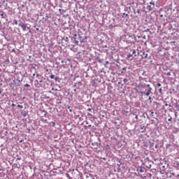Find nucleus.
Returning <instances> with one entry per match:
<instances>
[{
	"mask_svg": "<svg viewBox=\"0 0 179 179\" xmlns=\"http://www.w3.org/2000/svg\"><path fill=\"white\" fill-rule=\"evenodd\" d=\"M141 87L143 89L147 88L145 91L147 90V92L145 91H141L140 93L141 94H144L145 96H149L150 94H153V92H152V90H153L151 87L150 85L148 84H143L141 85Z\"/></svg>",
	"mask_w": 179,
	"mask_h": 179,
	"instance_id": "1",
	"label": "nucleus"
},
{
	"mask_svg": "<svg viewBox=\"0 0 179 179\" xmlns=\"http://www.w3.org/2000/svg\"><path fill=\"white\" fill-rule=\"evenodd\" d=\"M75 36L77 41V45H79V43H83V41H85V38H86V36H83L79 34H75Z\"/></svg>",
	"mask_w": 179,
	"mask_h": 179,
	"instance_id": "2",
	"label": "nucleus"
},
{
	"mask_svg": "<svg viewBox=\"0 0 179 179\" xmlns=\"http://www.w3.org/2000/svg\"><path fill=\"white\" fill-rule=\"evenodd\" d=\"M70 41L69 44L70 45H78V41L76 40V36L74 35V37L69 36Z\"/></svg>",
	"mask_w": 179,
	"mask_h": 179,
	"instance_id": "3",
	"label": "nucleus"
},
{
	"mask_svg": "<svg viewBox=\"0 0 179 179\" xmlns=\"http://www.w3.org/2000/svg\"><path fill=\"white\" fill-rule=\"evenodd\" d=\"M148 10H153L155 9V2L150 1L147 6Z\"/></svg>",
	"mask_w": 179,
	"mask_h": 179,
	"instance_id": "4",
	"label": "nucleus"
},
{
	"mask_svg": "<svg viewBox=\"0 0 179 179\" xmlns=\"http://www.w3.org/2000/svg\"><path fill=\"white\" fill-rule=\"evenodd\" d=\"M138 55H140L142 58H148V53L145 52L144 50L138 51Z\"/></svg>",
	"mask_w": 179,
	"mask_h": 179,
	"instance_id": "5",
	"label": "nucleus"
},
{
	"mask_svg": "<svg viewBox=\"0 0 179 179\" xmlns=\"http://www.w3.org/2000/svg\"><path fill=\"white\" fill-rule=\"evenodd\" d=\"M85 178L86 179H95L94 176L90 173H85Z\"/></svg>",
	"mask_w": 179,
	"mask_h": 179,
	"instance_id": "6",
	"label": "nucleus"
},
{
	"mask_svg": "<svg viewBox=\"0 0 179 179\" xmlns=\"http://www.w3.org/2000/svg\"><path fill=\"white\" fill-rule=\"evenodd\" d=\"M96 62H99V64H101V62H103V59L101 58H100V57H96Z\"/></svg>",
	"mask_w": 179,
	"mask_h": 179,
	"instance_id": "7",
	"label": "nucleus"
},
{
	"mask_svg": "<svg viewBox=\"0 0 179 179\" xmlns=\"http://www.w3.org/2000/svg\"><path fill=\"white\" fill-rule=\"evenodd\" d=\"M128 16H129V15L125 13H122V17H127L126 20H128V19H129V17Z\"/></svg>",
	"mask_w": 179,
	"mask_h": 179,
	"instance_id": "8",
	"label": "nucleus"
},
{
	"mask_svg": "<svg viewBox=\"0 0 179 179\" xmlns=\"http://www.w3.org/2000/svg\"><path fill=\"white\" fill-rule=\"evenodd\" d=\"M21 27H22L23 31H26V29H27V24H24L23 25L21 26Z\"/></svg>",
	"mask_w": 179,
	"mask_h": 179,
	"instance_id": "9",
	"label": "nucleus"
},
{
	"mask_svg": "<svg viewBox=\"0 0 179 179\" xmlns=\"http://www.w3.org/2000/svg\"><path fill=\"white\" fill-rule=\"evenodd\" d=\"M173 166L176 169H178V167H179V162H175L174 164H173Z\"/></svg>",
	"mask_w": 179,
	"mask_h": 179,
	"instance_id": "10",
	"label": "nucleus"
},
{
	"mask_svg": "<svg viewBox=\"0 0 179 179\" xmlns=\"http://www.w3.org/2000/svg\"><path fill=\"white\" fill-rule=\"evenodd\" d=\"M63 40H64V41L67 42L68 44H69V41H70L71 39L69 38H69L68 37H64L63 38Z\"/></svg>",
	"mask_w": 179,
	"mask_h": 179,
	"instance_id": "11",
	"label": "nucleus"
},
{
	"mask_svg": "<svg viewBox=\"0 0 179 179\" xmlns=\"http://www.w3.org/2000/svg\"><path fill=\"white\" fill-rule=\"evenodd\" d=\"M22 116L25 117H27L29 113L27 111H24L22 113Z\"/></svg>",
	"mask_w": 179,
	"mask_h": 179,
	"instance_id": "12",
	"label": "nucleus"
},
{
	"mask_svg": "<svg viewBox=\"0 0 179 179\" xmlns=\"http://www.w3.org/2000/svg\"><path fill=\"white\" fill-rule=\"evenodd\" d=\"M132 55L131 54L127 55V59H130V61H132Z\"/></svg>",
	"mask_w": 179,
	"mask_h": 179,
	"instance_id": "13",
	"label": "nucleus"
},
{
	"mask_svg": "<svg viewBox=\"0 0 179 179\" xmlns=\"http://www.w3.org/2000/svg\"><path fill=\"white\" fill-rule=\"evenodd\" d=\"M55 82H61V78H59V77H55Z\"/></svg>",
	"mask_w": 179,
	"mask_h": 179,
	"instance_id": "14",
	"label": "nucleus"
},
{
	"mask_svg": "<svg viewBox=\"0 0 179 179\" xmlns=\"http://www.w3.org/2000/svg\"><path fill=\"white\" fill-rule=\"evenodd\" d=\"M124 12H127V13H129V8L128 7H125Z\"/></svg>",
	"mask_w": 179,
	"mask_h": 179,
	"instance_id": "15",
	"label": "nucleus"
},
{
	"mask_svg": "<svg viewBox=\"0 0 179 179\" xmlns=\"http://www.w3.org/2000/svg\"><path fill=\"white\" fill-rule=\"evenodd\" d=\"M175 108H176L177 111H179V103H176Z\"/></svg>",
	"mask_w": 179,
	"mask_h": 179,
	"instance_id": "16",
	"label": "nucleus"
},
{
	"mask_svg": "<svg viewBox=\"0 0 179 179\" xmlns=\"http://www.w3.org/2000/svg\"><path fill=\"white\" fill-rule=\"evenodd\" d=\"M149 113H150V115L151 117H154L155 116V112L152 111V110H150Z\"/></svg>",
	"mask_w": 179,
	"mask_h": 179,
	"instance_id": "17",
	"label": "nucleus"
},
{
	"mask_svg": "<svg viewBox=\"0 0 179 179\" xmlns=\"http://www.w3.org/2000/svg\"><path fill=\"white\" fill-rule=\"evenodd\" d=\"M24 24L20 21V23L18 24V26H20V27H22V26H23Z\"/></svg>",
	"mask_w": 179,
	"mask_h": 179,
	"instance_id": "18",
	"label": "nucleus"
},
{
	"mask_svg": "<svg viewBox=\"0 0 179 179\" xmlns=\"http://www.w3.org/2000/svg\"><path fill=\"white\" fill-rule=\"evenodd\" d=\"M132 55H134V57H136V50H133Z\"/></svg>",
	"mask_w": 179,
	"mask_h": 179,
	"instance_id": "19",
	"label": "nucleus"
},
{
	"mask_svg": "<svg viewBox=\"0 0 179 179\" xmlns=\"http://www.w3.org/2000/svg\"><path fill=\"white\" fill-rule=\"evenodd\" d=\"M50 125H52V127H55V122H51Z\"/></svg>",
	"mask_w": 179,
	"mask_h": 179,
	"instance_id": "20",
	"label": "nucleus"
},
{
	"mask_svg": "<svg viewBox=\"0 0 179 179\" xmlns=\"http://www.w3.org/2000/svg\"><path fill=\"white\" fill-rule=\"evenodd\" d=\"M129 80H128V79H127V78H124V80H123V82H124V83H127V82H128Z\"/></svg>",
	"mask_w": 179,
	"mask_h": 179,
	"instance_id": "21",
	"label": "nucleus"
},
{
	"mask_svg": "<svg viewBox=\"0 0 179 179\" xmlns=\"http://www.w3.org/2000/svg\"><path fill=\"white\" fill-rule=\"evenodd\" d=\"M169 118L168 119V121L171 122L173 121V117H171V116H169Z\"/></svg>",
	"mask_w": 179,
	"mask_h": 179,
	"instance_id": "22",
	"label": "nucleus"
},
{
	"mask_svg": "<svg viewBox=\"0 0 179 179\" xmlns=\"http://www.w3.org/2000/svg\"><path fill=\"white\" fill-rule=\"evenodd\" d=\"M143 31L145 32V33H148V31H150V29H146Z\"/></svg>",
	"mask_w": 179,
	"mask_h": 179,
	"instance_id": "23",
	"label": "nucleus"
},
{
	"mask_svg": "<svg viewBox=\"0 0 179 179\" xmlns=\"http://www.w3.org/2000/svg\"><path fill=\"white\" fill-rule=\"evenodd\" d=\"M17 107L18 108H23V106H22V105H17Z\"/></svg>",
	"mask_w": 179,
	"mask_h": 179,
	"instance_id": "24",
	"label": "nucleus"
},
{
	"mask_svg": "<svg viewBox=\"0 0 179 179\" xmlns=\"http://www.w3.org/2000/svg\"><path fill=\"white\" fill-rule=\"evenodd\" d=\"M159 92L160 93V94H162V93H163V90H162V88H160V89L159 90Z\"/></svg>",
	"mask_w": 179,
	"mask_h": 179,
	"instance_id": "25",
	"label": "nucleus"
},
{
	"mask_svg": "<svg viewBox=\"0 0 179 179\" xmlns=\"http://www.w3.org/2000/svg\"><path fill=\"white\" fill-rule=\"evenodd\" d=\"M13 23H14L15 24H17V20H13Z\"/></svg>",
	"mask_w": 179,
	"mask_h": 179,
	"instance_id": "26",
	"label": "nucleus"
},
{
	"mask_svg": "<svg viewBox=\"0 0 179 179\" xmlns=\"http://www.w3.org/2000/svg\"><path fill=\"white\" fill-rule=\"evenodd\" d=\"M54 78H55V76H54V75L50 76V79H54Z\"/></svg>",
	"mask_w": 179,
	"mask_h": 179,
	"instance_id": "27",
	"label": "nucleus"
},
{
	"mask_svg": "<svg viewBox=\"0 0 179 179\" xmlns=\"http://www.w3.org/2000/svg\"><path fill=\"white\" fill-rule=\"evenodd\" d=\"M167 76H171V73L169 72L166 73Z\"/></svg>",
	"mask_w": 179,
	"mask_h": 179,
	"instance_id": "28",
	"label": "nucleus"
},
{
	"mask_svg": "<svg viewBox=\"0 0 179 179\" xmlns=\"http://www.w3.org/2000/svg\"><path fill=\"white\" fill-rule=\"evenodd\" d=\"M30 87V85H29V84H26L25 85H24V87Z\"/></svg>",
	"mask_w": 179,
	"mask_h": 179,
	"instance_id": "29",
	"label": "nucleus"
},
{
	"mask_svg": "<svg viewBox=\"0 0 179 179\" xmlns=\"http://www.w3.org/2000/svg\"><path fill=\"white\" fill-rule=\"evenodd\" d=\"M167 174H171V176H175L176 175V173H167Z\"/></svg>",
	"mask_w": 179,
	"mask_h": 179,
	"instance_id": "30",
	"label": "nucleus"
},
{
	"mask_svg": "<svg viewBox=\"0 0 179 179\" xmlns=\"http://www.w3.org/2000/svg\"><path fill=\"white\" fill-rule=\"evenodd\" d=\"M136 12L137 13H141V9H137Z\"/></svg>",
	"mask_w": 179,
	"mask_h": 179,
	"instance_id": "31",
	"label": "nucleus"
},
{
	"mask_svg": "<svg viewBox=\"0 0 179 179\" xmlns=\"http://www.w3.org/2000/svg\"><path fill=\"white\" fill-rule=\"evenodd\" d=\"M0 16H1L2 19H5V17L3 16V14H1Z\"/></svg>",
	"mask_w": 179,
	"mask_h": 179,
	"instance_id": "32",
	"label": "nucleus"
},
{
	"mask_svg": "<svg viewBox=\"0 0 179 179\" xmlns=\"http://www.w3.org/2000/svg\"><path fill=\"white\" fill-rule=\"evenodd\" d=\"M157 86H158V87H160L161 86H162V84H160V83H157Z\"/></svg>",
	"mask_w": 179,
	"mask_h": 179,
	"instance_id": "33",
	"label": "nucleus"
},
{
	"mask_svg": "<svg viewBox=\"0 0 179 179\" xmlns=\"http://www.w3.org/2000/svg\"><path fill=\"white\" fill-rule=\"evenodd\" d=\"M127 70V67H123L122 68V71H126Z\"/></svg>",
	"mask_w": 179,
	"mask_h": 179,
	"instance_id": "34",
	"label": "nucleus"
},
{
	"mask_svg": "<svg viewBox=\"0 0 179 179\" xmlns=\"http://www.w3.org/2000/svg\"><path fill=\"white\" fill-rule=\"evenodd\" d=\"M148 100H150V101H152V97L149 96Z\"/></svg>",
	"mask_w": 179,
	"mask_h": 179,
	"instance_id": "35",
	"label": "nucleus"
},
{
	"mask_svg": "<svg viewBox=\"0 0 179 179\" xmlns=\"http://www.w3.org/2000/svg\"><path fill=\"white\" fill-rule=\"evenodd\" d=\"M135 118L136 120H138V115H136Z\"/></svg>",
	"mask_w": 179,
	"mask_h": 179,
	"instance_id": "36",
	"label": "nucleus"
},
{
	"mask_svg": "<svg viewBox=\"0 0 179 179\" xmlns=\"http://www.w3.org/2000/svg\"><path fill=\"white\" fill-rule=\"evenodd\" d=\"M145 73H146V72L143 71V72L142 73V75L143 76V75H145Z\"/></svg>",
	"mask_w": 179,
	"mask_h": 179,
	"instance_id": "37",
	"label": "nucleus"
},
{
	"mask_svg": "<svg viewBox=\"0 0 179 179\" xmlns=\"http://www.w3.org/2000/svg\"><path fill=\"white\" fill-rule=\"evenodd\" d=\"M140 173H143V170L140 169Z\"/></svg>",
	"mask_w": 179,
	"mask_h": 179,
	"instance_id": "38",
	"label": "nucleus"
},
{
	"mask_svg": "<svg viewBox=\"0 0 179 179\" xmlns=\"http://www.w3.org/2000/svg\"><path fill=\"white\" fill-rule=\"evenodd\" d=\"M143 38L145 39L146 38V36H143Z\"/></svg>",
	"mask_w": 179,
	"mask_h": 179,
	"instance_id": "39",
	"label": "nucleus"
},
{
	"mask_svg": "<svg viewBox=\"0 0 179 179\" xmlns=\"http://www.w3.org/2000/svg\"><path fill=\"white\" fill-rule=\"evenodd\" d=\"M145 128V126L141 127V129H143Z\"/></svg>",
	"mask_w": 179,
	"mask_h": 179,
	"instance_id": "40",
	"label": "nucleus"
},
{
	"mask_svg": "<svg viewBox=\"0 0 179 179\" xmlns=\"http://www.w3.org/2000/svg\"><path fill=\"white\" fill-rule=\"evenodd\" d=\"M155 148L157 149V144L155 145Z\"/></svg>",
	"mask_w": 179,
	"mask_h": 179,
	"instance_id": "41",
	"label": "nucleus"
},
{
	"mask_svg": "<svg viewBox=\"0 0 179 179\" xmlns=\"http://www.w3.org/2000/svg\"><path fill=\"white\" fill-rule=\"evenodd\" d=\"M12 106H13V107H15V103H13Z\"/></svg>",
	"mask_w": 179,
	"mask_h": 179,
	"instance_id": "42",
	"label": "nucleus"
},
{
	"mask_svg": "<svg viewBox=\"0 0 179 179\" xmlns=\"http://www.w3.org/2000/svg\"><path fill=\"white\" fill-rule=\"evenodd\" d=\"M69 111H70V113H72V109H70Z\"/></svg>",
	"mask_w": 179,
	"mask_h": 179,
	"instance_id": "43",
	"label": "nucleus"
},
{
	"mask_svg": "<svg viewBox=\"0 0 179 179\" xmlns=\"http://www.w3.org/2000/svg\"><path fill=\"white\" fill-rule=\"evenodd\" d=\"M36 78H38V74L36 75Z\"/></svg>",
	"mask_w": 179,
	"mask_h": 179,
	"instance_id": "44",
	"label": "nucleus"
},
{
	"mask_svg": "<svg viewBox=\"0 0 179 179\" xmlns=\"http://www.w3.org/2000/svg\"><path fill=\"white\" fill-rule=\"evenodd\" d=\"M35 82H37V83H38V80H35Z\"/></svg>",
	"mask_w": 179,
	"mask_h": 179,
	"instance_id": "45",
	"label": "nucleus"
},
{
	"mask_svg": "<svg viewBox=\"0 0 179 179\" xmlns=\"http://www.w3.org/2000/svg\"><path fill=\"white\" fill-rule=\"evenodd\" d=\"M68 108L70 109V108H71V106H69Z\"/></svg>",
	"mask_w": 179,
	"mask_h": 179,
	"instance_id": "46",
	"label": "nucleus"
},
{
	"mask_svg": "<svg viewBox=\"0 0 179 179\" xmlns=\"http://www.w3.org/2000/svg\"><path fill=\"white\" fill-rule=\"evenodd\" d=\"M103 160H106V158H105V157H103Z\"/></svg>",
	"mask_w": 179,
	"mask_h": 179,
	"instance_id": "47",
	"label": "nucleus"
},
{
	"mask_svg": "<svg viewBox=\"0 0 179 179\" xmlns=\"http://www.w3.org/2000/svg\"><path fill=\"white\" fill-rule=\"evenodd\" d=\"M59 12H61V10H62V9H59Z\"/></svg>",
	"mask_w": 179,
	"mask_h": 179,
	"instance_id": "48",
	"label": "nucleus"
},
{
	"mask_svg": "<svg viewBox=\"0 0 179 179\" xmlns=\"http://www.w3.org/2000/svg\"><path fill=\"white\" fill-rule=\"evenodd\" d=\"M33 76H36V74H33Z\"/></svg>",
	"mask_w": 179,
	"mask_h": 179,
	"instance_id": "49",
	"label": "nucleus"
},
{
	"mask_svg": "<svg viewBox=\"0 0 179 179\" xmlns=\"http://www.w3.org/2000/svg\"><path fill=\"white\" fill-rule=\"evenodd\" d=\"M47 99H50V96H48Z\"/></svg>",
	"mask_w": 179,
	"mask_h": 179,
	"instance_id": "50",
	"label": "nucleus"
},
{
	"mask_svg": "<svg viewBox=\"0 0 179 179\" xmlns=\"http://www.w3.org/2000/svg\"><path fill=\"white\" fill-rule=\"evenodd\" d=\"M89 127H92V125H91V124H90V125H89Z\"/></svg>",
	"mask_w": 179,
	"mask_h": 179,
	"instance_id": "51",
	"label": "nucleus"
},
{
	"mask_svg": "<svg viewBox=\"0 0 179 179\" xmlns=\"http://www.w3.org/2000/svg\"><path fill=\"white\" fill-rule=\"evenodd\" d=\"M17 159H18V160H20V158H18Z\"/></svg>",
	"mask_w": 179,
	"mask_h": 179,
	"instance_id": "52",
	"label": "nucleus"
},
{
	"mask_svg": "<svg viewBox=\"0 0 179 179\" xmlns=\"http://www.w3.org/2000/svg\"><path fill=\"white\" fill-rule=\"evenodd\" d=\"M106 64H108V62H106Z\"/></svg>",
	"mask_w": 179,
	"mask_h": 179,
	"instance_id": "53",
	"label": "nucleus"
},
{
	"mask_svg": "<svg viewBox=\"0 0 179 179\" xmlns=\"http://www.w3.org/2000/svg\"><path fill=\"white\" fill-rule=\"evenodd\" d=\"M36 30H38V28H37Z\"/></svg>",
	"mask_w": 179,
	"mask_h": 179,
	"instance_id": "54",
	"label": "nucleus"
},
{
	"mask_svg": "<svg viewBox=\"0 0 179 179\" xmlns=\"http://www.w3.org/2000/svg\"><path fill=\"white\" fill-rule=\"evenodd\" d=\"M155 120H157V118H155Z\"/></svg>",
	"mask_w": 179,
	"mask_h": 179,
	"instance_id": "55",
	"label": "nucleus"
},
{
	"mask_svg": "<svg viewBox=\"0 0 179 179\" xmlns=\"http://www.w3.org/2000/svg\"><path fill=\"white\" fill-rule=\"evenodd\" d=\"M169 177H171V176H169Z\"/></svg>",
	"mask_w": 179,
	"mask_h": 179,
	"instance_id": "56",
	"label": "nucleus"
},
{
	"mask_svg": "<svg viewBox=\"0 0 179 179\" xmlns=\"http://www.w3.org/2000/svg\"><path fill=\"white\" fill-rule=\"evenodd\" d=\"M178 64H179V60H178Z\"/></svg>",
	"mask_w": 179,
	"mask_h": 179,
	"instance_id": "57",
	"label": "nucleus"
}]
</instances>
